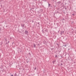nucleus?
Segmentation results:
<instances>
[{
	"instance_id": "f704fd0d",
	"label": "nucleus",
	"mask_w": 76,
	"mask_h": 76,
	"mask_svg": "<svg viewBox=\"0 0 76 76\" xmlns=\"http://www.w3.org/2000/svg\"><path fill=\"white\" fill-rule=\"evenodd\" d=\"M60 51H61V50H60V51L59 52V53H60Z\"/></svg>"
},
{
	"instance_id": "473e14b6",
	"label": "nucleus",
	"mask_w": 76,
	"mask_h": 76,
	"mask_svg": "<svg viewBox=\"0 0 76 76\" xmlns=\"http://www.w3.org/2000/svg\"><path fill=\"white\" fill-rule=\"evenodd\" d=\"M61 34L62 35V33H61Z\"/></svg>"
},
{
	"instance_id": "a878e982",
	"label": "nucleus",
	"mask_w": 76,
	"mask_h": 76,
	"mask_svg": "<svg viewBox=\"0 0 76 76\" xmlns=\"http://www.w3.org/2000/svg\"><path fill=\"white\" fill-rule=\"evenodd\" d=\"M11 76H13V74H12Z\"/></svg>"
},
{
	"instance_id": "dca6fc26",
	"label": "nucleus",
	"mask_w": 76,
	"mask_h": 76,
	"mask_svg": "<svg viewBox=\"0 0 76 76\" xmlns=\"http://www.w3.org/2000/svg\"><path fill=\"white\" fill-rule=\"evenodd\" d=\"M61 33H62V34H63L64 33V31H62L61 32Z\"/></svg>"
},
{
	"instance_id": "aec40b11",
	"label": "nucleus",
	"mask_w": 76,
	"mask_h": 76,
	"mask_svg": "<svg viewBox=\"0 0 76 76\" xmlns=\"http://www.w3.org/2000/svg\"><path fill=\"white\" fill-rule=\"evenodd\" d=\"M61 66H62L63 65V64L62 63H61Z\"/></svg>"
},
{
	"instance_id": "ea45409f",
	"label": "nucleus",
	"mask_w": 76,
	"mask_h": 76,
	"mask_svg": "<svg viewBox=\"0 0 76 76\" xmlns=\"http://www.w3.org/2000/svg\"><path fill=\"white\" fill-rule=\"evenodd\" d=\"M6 44H7V43H6Z\"/></svg>"
},
{
	"instance_id": "1a4fd4ad",
	"label": "nucleus",
	"mask_w": 76,
	"mask_h": 76,
	"mask_svg": "<svg viewBox=\"0 0 76 76\" xmlns=\"http://www.w3.org/2000/svg\"><path fill=\"white\" fill-rule=\"evenodd\" d=\"M4 39L5 41H6V42L7 41V38H6L4 37Z\"/></svg>"
},
{
	"instance_id": "cd10ccee",
	"label": "nucleus",
	"mask_w": 76,
	"mask_h": 76,
	"mask_svg": "<svg viewBox=\"0 0 76 76\" xmlns=\"http://www.w3.org/2000/svg\"><path fill=\"white\" fill-rule=\"evenodd\" d=\"M57 13H58V11H57Z\"/></svg>"
},
{
	"instance_id": "4468645a",
	"label": "nucleus",
	"mask_w": 76,
	"mask_h": 76,
	"mask_svg": "<svg viewBox=\"0 0 76 76\" xmlns=\"http://www.w3.org/2000/svg\"><path fill=\"white\" fill-rule=\"evenodd\" d=\"M50 49L52 50H54V48H51Z\"/></svg>"
},
{
	"instance_id": "58836bf2",
	"label": "nucleus",
	"mask_w": 76,
	"mask_h": 76,
	"mask_svg": "<svg viewBox=\"0 0 76 76\" xmlns=\"http://www.w3.org/2000/svg\"><path fill=\"white\" fill-rule=\"evenodd\" d=\"M61 0V1H62V0Z\"/></svg>"
},
{
	"instance_id": "423d86ee",
	"label": "nucleus",
	"mask_w": 76,
	"mask_h": 76,
	"mask_svg": "<svg viewBox=\"0 0 76 76\" xmlns=\"http://www.w3.org/2000/svg\"><path fill=\"white\" fill-rule=\"evenodd\" d=\"M43 44H46V41H43Z\"/></svg>"
},
{
	"instance_id": "7c9ffc66",
	"label": "nucleus",
	"mask_w": 76,
	"mask_h": 76,
	"mask_svg": "<svg viewBox=\"0 0 76 76\" xmlns=\"http://www.w3.org/2000/svg\"><path fill=\"white\" fill-rule=\"evenodd\" d=\"M38 24H39V22L38 23Z\"/></svg>"
},
{
	"instance_id": "9d476101",
	"label": "nucleus",
	"mask_w": 76,
	"mask_h": 76,
	"mask_svg": "<svg viewBox=\"0 0 76 76\" xmlns=\"http://www.w3.org/2000/svg\"><path fill=\"white\" fill-rule=\"evenodd\" d=\"M34 48L36 47V45L35 44H34Z\"/></svg>"
},
{
	"instance_id": "e433bc0d",
	"label": "nucleus",
	"mask_w": 76,
	"mask_h": 76,
	"mask_svg": "<svg viewBox=\"0 0 76 76\" xmlns=\"http://www.w3.org/2000/svg\"><path fill=\"white\" fill-rule=\"evenodd\" d=\"M28 76H31L30 75H29Z\"/></svg>"
},
{
	"instance_id": "412c9836",
	"label": "nucleus",
	"mask_w": 76,
	"mask_h": 76,
	"mask_svg": "<svg viewBox=\"0 0 76 76\" xmlns=\"http://www.w3.org/2000/svg\"><path fill=\"white\" fill-rule=\"evenodd\" d=\"M62 20H64V18H63Z\"/></svg>"
},
{
	"instance_id": "9b49d317",
	"label": "nucleus",
	"mask_w": 76,
	"mask_h": 76,
	"mask_svg": "<svg viewBox=\"0 0 76 76\" xmlns=\"http://www.w3.org/2000/svg\"><path fill=\"white\" fill-rule=\"evenodd\" d=\"M48 7H50V6H51V4H50L49 3H48Z\"/></svg>"
},
{
	"instance_id": "c85d7f7f",
	"label": "nucleus",
	"mask_w": 76,
	"mask_h": 76,
	"mask_svg": "<svg viewBox=\"0 0 76 76\" xmlns=\"http://www.w3.org/2000/svg\"><path fill=\"white\" fill-rule=\"evenodd\" d=\"M34 22V21H33V20H32V23Z\"/></svg>"
},
{
	"instance_id": "4c0bfd02",
	"label": "nucleus",
	"mask_w": 76,
	"mask_h": 76,
	"mask_svg": "<svg viewBox=\"0 0 76 76\" xmlns=\"http://www.w3.org/2000/svg\"><path fill=\"white\" fill-rule=\"evenodd\" d=\"M71 8V7H70V9Z\"/></svg>"
},
{
	"instance_id": "2f4dec72",
	"label": "nucleus",
	"mask_w": 76,
	"mask_h": 76,
	"mask_svg": "<svg viewBox=\"0 0 76 76\" xmlns=\"http://www.w3.org/2000/svg\"><path fill=\"white\" fill-rule=\"evenodd\" d=\"M10 42V41H9L8 42V43H9Z\"/></svg>"
},
{
	"instance_id": "393cba45",
	"label": "nucleus",
	"mask_w": 76,
	"mask_h": 76,
	"mask_svg": "<svg viewBox=\"0 0 76 76\" xmlns=\"http://www.w3.org/2000/svg\"><path fill=\"white\" fill-rule=\"evenodd\" d=\"M38 45H39V44H38Z\"/></svg>"
},
{
	"instance_id": "5701e85b",
	"label": "nucleus",
	"mask_w": 76,
	"mask_h": 76,
	"mask_svg": "<svg viewBox=\"0 0 76 76\" xmlns=\"http://www.w3.org/2000/svg\"><path fill=\"white\" fill-rule=\"evenodd\" d=\"M65 10H67V8H65Z\"/></svg>"
},
{
	"instance_id": "bb28decb",
	"label": "nucleus",
	"mask_w": 76,
	"mask_h": 76,
	"mask_svg": "<svg viewBox=\"0 0 76 76\" xmlns=\"http://www.w3.org/2000/svg\"><path fill=\"white\" fill-rule=\"evenodd\" d=\"M45 1H47V0H45Z\"/></svg>"
},
{
	"instance_id": "37998d69",
	"label": "nucleus",
	"mask_w": 76,
	"mask_h": 76,
	"mask_svg": "<svg viewBox=\"0 0 76 76\" xmlns=\"http://www.w3.org/2000/svg\"><path fill=\"white\" fill-rule=\"evenodd\" d=\"M27 62L28 63V62Z\"/></svg>"
},
{
	"instance_id": "7ed1b4c3",
	"label": "nucleus",
	"mask_w": 76,
	"mask_h": 76,
	"mask_svg": "<svg viewBox=\"0 0 76 76\" xmlns=\"http://www.w3.org/2000/svg\"><path fill=\"white\" fill-rule=\"evenodd\" d=\"M25 34L26 35H28V31L26 30L25 31Z\"/></svg>"
},
{
	"instance_id": "f3484780",
	"label": "nucleus",
	"mask_w": 76,
	"mask_h": 76,
	"mask_svg": "<svg viewBox=\"0 0 76 76\" xmlns=\"http://www.w3.org/2000/svg\"><path fill=\"white\" fill-rule=\"evenodd\" d=\"M15 76H16L17 75V74H16V73H15Z\"/></svg>"
},
{
	"instance_id": "72a5a7b5",
	"label": "nucleus",
	"mask_w": 76,
	"mask_h": 76,
	"mask_svg": "<svg viewBox=\"0 0 76 76\" xmlns=\"http://www.w3.org/2000/svg\"><path fill=\"white\" fill-rule=\"evenodd\" d=\"M72 15H74V14H72Z\"/></svg>"
},
{
	"instance_id": "b1692460",
	"label": "nucleus",
	"mask_w": 76,
	"mask_h": 76,
	"mask_svg": "<svg viewBox=\"0 0 76 76\" xmlns=\"http://www.w3.org/2000/svg\"><path fill=\"white\" fill-rule=\"evenodd\" d=\"M1 28H0V31H1Z\"/></svg>"
},
{
	"instance_id": "6e6552de",
	"label": "nucleus",
	"mask_w": 76,
	"mask_h": 76,
	"mask_svg": "<svg viewBox=\"0 0 76 76\" xmlns=\"http://www.w3.org/2000/svg\"><path fill=\"white\" fill-rule=\"evenodd\" d=\"M40 12H42V11H43V10L42 9H41L40 10Z\"/></svg>"
},
{
	"instance_id": "0eeeda50",
	"label": "nucleus",
	"mask_w": 76,
	"mask_h": 76,
	"mask_svg": "<svg viewBox=\"0 0 76 76\" xmlns=\"http://www.w3.org/2000/svg\"><path fill=\"white\" fill-rule=\"evenodd\" d=\"M56 60L53 61L52 63L53 64H54V63H55V62H56Z\"/></svg>"
},
{
	"instance_id": "ddd939ff",
	"label": "nucleus",
	"mask_w": 76,
	"mask_h": 76,
	"mask_svg": "<svg viewBox=\"0 0 76 76\" xmlns=\"http://www.w3.org/2000/svg\"><path fill=\"white\" fill-rule=\"evenodd\" d=\"M57 45H58V47L59 46V45L58 44V43L56 44Z\"/></svg>"
},
{
	"instance_id": "39448f33",
	"label": "nucleus",
	"mask_w": 76,
	"mask_h": 76,
	"mask_svg": "<svg viewBox=\"0 0 76 76\" xmlns=\"http://www.w3.org/2000/svg\"><path fill=\"white\" fill-rule=\"evenodd\" d=\"M28 56H29L30 57H31V54L30 53H28Z\"/></svg>"
},
{
	"instance_id": "f03ea898",
	"label": "nucleus",
	"mask_w": 76,
	"mask_h": 76,
	"mask_svg": "<svg viewBox=\"0 0 76 76\" xmlns=\"http://www.w3.org/2000/svg\"><path fill=\"white\" fill-rule=\"evenodd\" d=\"M64 5L63 3H61L60 4V6L61 7H64Z\"/></svg>"
},
{
	"instance_id": "c9c22d12",
	"label": "nucleus",
	"mask_w": 76,
	"mask_h": 76,
	"mask_svg": "<svg viewBox=\"0 0 76 76\" xmlns=\"http://www.w3.org/2000/svg\"><path fill=\"white\" fill-rule=\"evenodd\" d=\"M19 69L20 70V68H19Z\"/></svg>"
},
{
	"instance_id": "4be33fe9",
	"label": "nucleus",
	"mask_w": 76,
	"mask_h": 76,
	"mask_svg": "<svg viewBox=\"0 0 76 76\" xmlns=\"http://www.w3.org/2000/svg\"><path fill=\"white\" fill-rule=\"evenodd\" d=\"M42 31L43 32H44V29H43L42 30Z\"/></svg>"
},
{
	"instance_id": "f257e3e1",
	"label": "nucleus",
	"mask_w": 76,
	"mask_h": 76,
	"mask_svg": "<svg viewBox=\"0 0 76 76\" xmlns=\"http://www.w3.org/2000/svg\"><path fill=\"white\" fill-rule=\"evenodd\" d=\"M21 26H22V27L23 28V29H24V27L25 26V24H21Z\"/></svg>"
},
{
	"instance_id": "6ab92c4d",
	"label": "nucleus",
	"mask_w": 76,
	"mask_h": 76,
	"mask_svg": "<svg viewBox=\"0 0 76 76\" xmlns=\"http://www.w3.org/2000/svg\"><path fill=\"white\" fill-rule=\"evenodd\" d=\"M58 56H57V55H56V56H55V58H57V57H58Z\"/></svg>"
},
{
	"instance_id": "c756f323",
	"label": "nucleus",
	"mask_w": 76,
	"mask_h": 76,
	"mask_svg": "<svg viewBox=\"0 0 76 76\" xmlns=\"http://www.w3.org/2000/svg\"><path fill=\"white\" fill-rule=\"evenodd\" d=\"M8 26H6V27H7Z\"/></svg>"
},
{
	"instance_id": "2eb2a0df",
	"label": "nucleus",
	"mask_w": 76,
	"mask_h": 76,
	"mask_svg": "<svg viewBox=\"0 0 76 76\" xmlns=\"http://www.w3.org/2000/svg\"><path fill=\"white\" fill-rule=\"evenodd\" d=\"M45 31L46 32H47V31H48V30H47V29H46V30H45Z\"/></svg>"
},
{
	"instance_id": "a211bd4d",
	"label": "nucleus",
	"mask_w": 76,
	"mask_h": 76,
	"mask_svg": "<svg viewBox=\"0 0 76 76\" xmlns=\"http://www.w3.org/2000/svg\"><path fill=\"white\" fill-rule=\"evenodd\" d=\"M37 69V67H35L34 69V70H36Z\"/></svg>"
},
{
	"instance_id": "a19ab883",
	"label": "nucleus",
	"mask_w": 76,
	"mask_h": 76,
	"mask_svg": "<svg viewBox=\"0 0 76 76\" xmlns=\"http://www.w3.org/2000/svg\"><path fill=\"white\" fill-rule=\"evenodd\" d=\"M75 63V62H74V63Z\"/></svg>"
},
{
	"instance_id": "f8f14e48",
	"label": "nucleus",
	"mask_w": 76,
	"mask_h": 76,
	"mask_svg": "<svg viewBox=\"0 0 76 76\" xmlns=\"http://www.w3.org/2000/svg\"><path fill=\"white\" fill-rule=\"evenodd\" d=\"M63 46H64V47H66V46H67V45H63Z\"/></svg>"
},
{
	"instance_id": "79ce46f5",
	"label": "nucleus",
	"mask_w": 76,
	"mask_h": 76,
	"mask_svg": "<svg viewBox=\"0 0 76 76\" xmlns=\"http://www.w3.org/2000/svg\"><path fill=\"white\" fill-rule=\"evenodd\" d=\"M72 60V61H73V60Z\"/></svg>"
},
{
	"instance_id": "20e7f679",
	"label": "nucleus",
	"mask_w": 76,
	"mask_h": 76,
	"mask_svg": "<svg viewBox=\"0 0 76 76\" xmlns=\"http://www.w3.org/2000/svg\"><path fill=\"white\" fill-rule=\"evenodd\" d=\"M57 3L58 4H60V3H61V1H59L58 2H57Z\"/></svg>"
}]
</instances>
